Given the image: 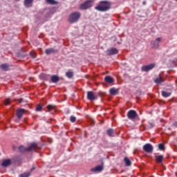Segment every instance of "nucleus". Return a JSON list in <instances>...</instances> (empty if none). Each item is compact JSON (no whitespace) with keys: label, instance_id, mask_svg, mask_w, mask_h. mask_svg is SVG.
I'll return each instance as SVG.
<instances>
[{"label":"nucleus","instance_id":"9b49d317","mask_svg":"<svg viewBox=\"0 0 177 177\" xmlns=\"http://www.w3.org/2000/svg\"><path fill=\"white\" fill-rule=\"evenodd\" d=\"M117 53H118V50L115 48L107 50V55H109V56H113V55H117Z\"/></svg>","mask_w":177,"mask_h":177},{"label":"nucleus","instance_id":"c85d7f7f","mask_svg":"<svg viewBox=\"0 0 177 177\" xmlns=\"http://www.w3.org/2000/svg\"><path fill=\"white\" fill-rule=\"evenodd\" d=\"M31 175V172H27L21 174L19 176V177H29Z\"/></svg>","mask_w":177,"mask_h":177},{"label":"nucleus","instance_id":"b1692460","mask_svg":"<svg viewBox=\"0 0 177 177\" xmlns=\"http://www.w3.org/2000/svg\"><path fill=\"white\" fill-rule=\"evenodd\" d=\"M47 109H48V111H55L56 106L50 104L47 106Z\"/></svg>","mask_w":177,"mask_h":177},{"label":"nucleus","instance_id":"2eb2a0df","mask_svg":"<svg viewBox=\"0 0 177 177\" xmlns=\"http://www.w3.org/2000/svg\"><path fill=\"white\" fill-rule=\"evenodd\" d=\"M155 158L158 164H162L164 156L162 155L156 156Z\"/></svg>","mask_w":177,"mask_h":177},{"label":"nucleus","instance_id":"2f4dec72","mask_svg":"<svg viewBox=\"0 0 177 177\" xmlns=\"http://www.w3.org/2000/svg\"><path fill=\"white\" fill-rule=\"evenodd\" d=\"M30 56L32 57V59H35V57H37L35 53H34V52H30Z\"/></svg>","mask_w":177,"mask_h":177},{"label":"nucleus","instance_id":"c756f323","mask_svg":"<svg viewBox=\"0 0 177 177\" xmlns=\"http://www.w3.org/2000/svg\"><path fill=\"white\" fill-rule=\"evenodd\" d=\"M158 149L159 150L164 151L165 150V146L164 145V144H159Z\"/></svg>","mask_w":177,"mask_h":177},{"label":"nucleus","instance_id":"393cba45","mask_svg":"<svg viewBox=\"0 0 177 177\" xmlns=\"http://www.w3.org/2000/svg\"><path fill=\"white\" fill-rule=\"evenodd\" d=\"M111 95H117L118 93V90L115 88H112L109 91Z\"/></svg>","mask_w":177,"mask_h":177},{"label":"nucleus","instance_id":"412c9836","mask_svg":"<svg viewBox=\"0 0 177 177\" xmlns=\"http://www.w3.org/2000/svg\"><path fill=\"white\" fill-rule=\"evenodd\" d=\"M41 80H44V81H48L49 80V75L41 73L40 75Z\"/></svg>","mask_w":177,"mask_h":177},{"label":"nucleus","instance_id":"c9c22d12","mask_svg":"<svg viewBox=\"0 0 177 177\" xmlns=\"http://www.w3.org/2000/svg\"><path fill=\"white\" fill-rule=\"evenodd\" d=\"M173 126H174L176 128H177V122H174L173 123Z\"/></svg>","mask_w":177,"mask_h":177},{"label":"nucleus","instance_id":"4468645a","mask_svg":"<svg viewBox=\"0 0 177 177\" xmlns=\"http://www.w3.org/2000/svg\"><path fill=\"white\" fill-rule=\"evenodd\" d=\"M32 2H34V0H24V6L25 8H31L32 6Z\"/></svg>","mask_w":177,"mask_h":177},{"label":"nucleus","instance_id":"423d86ee","mask_svg":"<svg viewBox=\"0 0 177 177\" xmlns=\"http://www.w3.org/2000/svg\"><path fill=\"white\" fill-rule=\"evenodd\" d=\"M127 117L129 120H135V118L138 117V113H136V111L135 110H130L127 113Z\"/></svg>","mask_w":177,"mask_h":177},{"label":"nucleus","instance_id":"5701e85b","mask_svg":"<svg viewBox=\"0 0 177 177\" xmlns=\"http://www.w3.org/2000/svg\"><path fill=\"white\" fill-rule=\"evenodd\" d=\"M162 96H163V97H169V96H171V92H168V91H162Z\"/></svg>","mask_w":177,"mask_h":177},{"label":"nucleus","instance_id":"dca6fc26","mask_svg":"<svg viewBox=\"0 0 177 177\" xmlns=\"http://www.w3.org/2000/svg\"><path fill=\"white\" fill-rule=\"evenodd\" d=\"M154 82L158 85H161V84L164 82V79L161 77H157L156 79L154 80Z\"/></svg>","mask_w":177,"mask_h":177},{"label":"nucleus","instance_id":"6e6552de","mask_svg":"<svg viewBox=\"0 0 177 177\" xmlns=\"http://www.w3.org/2000/svg\"><path fill=\"white\" fill-rule=\"evenodd\" d=\"M153 67H156V64H151L149 65L142 66L141 70L142 71H145V73H147V71H150V70H153Z\"/></svg>","mask_w":177,"mask_h":177},{"label":"nucleus","instance_id":"4be33fe9","mask_svg":"<svg viewBox=\"0 0 177 177\" xmlns=\"http://www.w3.org/2000/svg\"><path fill=\"white\" fill-rule=\"evenodd\" d=\"M124 161L127 167H131V165H132V162H131V160H129V158H124Z\"/></svg>","mask_w":177,"mask_h":177},{"label":"nucleus","instance_id":"20e7f679","mask_svg":"<svg viewBox=\"0 0 177 177\" xmlns=\"http://www.w3.org/2000/svg\"><path fill=\"white\" fill-rule=\"evenodd\" d=\"M92 5H93V1L92 0H88V1H85L84 3H82L80 5V8L82 10H85L91 8L92 6Z\"/></svg>","mask_w":177,"mask_h":177},{"label":"nucleus","instance_id":"f257e3e1","mask_svg":"<svg viewBox=\"0 0 177 177\" xmlns=\"http://www.w3.org/2000/svg\"><path fill=\"white\" fill-rule=\"evenodd\" d=\"M111 8L110 2L106 1H100V3L95 6V9L98 12H107Z\"/></svg>","mask_w":177,"mask_h":177},{"label":"nucleus","instance_id":"f704fd0d","mask_svg":"<svg viewBox=\"0 0 177 177\" xmlns=\"http://www.w3.org/2000/svg\"><path fill=\"white\" fill-rule=\"evenodd\" d=\"M17 100L19 101V103H22L23 102V98H20Z\"/></svg>","mask_w":177,"mask_h":177},{"label":"nucleus","instance_id":"a878e982","mask_svg":"<svg viewBox=\"0 0 177 177\" xmlns=\"http://www.w3.org/2000/svg\"><path fill=\"white\" fill-rule=\"evenodd\" d=\"M46 2L48 3V5H57L58 2L55 0H46Z\"/></svg>","mask_w":177,"mask_h":177},{"label":"nucleus","instance_id":"a211bd4d","mask_svg":"<svg viewBox=\"0 0 177 177\" xmlns=\"http://www.w3.org/2000/svg\"><path fill=\"white\" fill-rule=\"evenodd\" d=\"M55 48H47L46 49V55H52V53H56Z\"/></svg>","mask_w":177,"mask_h":177},{"label":"nucleus","instance_id":"72a5a7b5","mask_svg":"<svg viewBox=\"0 0 177 177\" xmlns=\"http://www.w3.org/2000/svg\"><path fill=\"white\" fill-rule=\"evenodd\" d=\"M5 104L6 106H9V104H10V99H6L5 100Z\"/></svg>","mask_w":177,"mask_h":177},{"label":"nucleus","instance_id":"bb28decb","mask_svg":"<svg viewBox=\"0 0 177 177\" xmlns=\"http://www.w3.org/2000/svg\"><path fill=\"white\" fill-rule=\"evenodd\" d=\"M106 133L109 136H114V129H109L107 130Z\"/></svg>","mask_w":177,"mask_h":177},{"label":"nucleus","instance_id":"4c0bfd02","mask_svg":"<svg viewBox=\"0 0 177 177\" xmlns=\"http://www.w3.org/2000/svg\"><path fill=\"white\" fill-rule=\"evenodd\" d=\"M153 127H154V125H153V124H151V123H149V128H153Z\"/></svg>","mask_w":177,"mask_h":177},{"label":"nucleus","instance_id":"f3484780","mask_svg":"<svg viewBox=\"0 0 177 177\" xmlns=\"http://www.w3.org/2000/svg\"><path fill=\"white\" fill-rule=\"evenodd\" d=\"M51 82L56 84L58 81H60V78L57 75H53L50 79Z\"/></svg>","mask_w":177,"mask_h":177},{"label":"nucleus","instance_id":"1a4fd4ad","mask_svg":"<svg viewBox=\"0 0 177 177\" xmlns=\"http://www.w3.org/2000/svg\"><path fill=\"white\" fill-rule=\"evenodd\" d=\"M87 99L88 100H96L97 97L95 96V94L93 91H88L87 92Z\"/></svg>","mask_w":177,"mask_h":177},{"label":"nucleus","instance_id":"f03ea898","mask_svg":"<svg viewBox=\"0 0 177 177\" xmlns=\"http://www.w3.org/2000/svg\"><path fill=\"white\" fill-rule=\"evenodd\" d=\"M42 147H39L38 143L33 142L28 148L24 147V146H23V145L19 146V150L21 151V153H26V152L32 151L33 150H35L36 149H40Z\"/></svg>","mask_w":177,"mask_h":177},{"label":"nucleus","instance_id":"7ed1b4c3","mask_svg":"<svg viewBox=\"0 0 177 177\" xmlns=\"http://www.w3.org/2000/svg\"><path fill=\"white\" fill-rule=\"evenodd\" d=\"M80 19H81V12H73L69 15L68 21L71 24H74V23H78Z\"/></svg>","mask_w":177,"mask_h":177},{"label":"nucleus","instance_id":"f8f14e48","mask_svg":"<svg viewBox=\"0 0 177 177\" xmlns=\"http://www.w3.org/2000/svg\"><path fill=\"white\" fill-rule=\"evenodd\" d=\"M9 165H12V160L10 159H6L1 163V167L4 168L9 167Z\"/></svg>","mask_w":177,"mask_h":177},{"label":"nucleus","instance_id":"e433bc0d","mask_svg":"<svg viewBox=\"0 0 177 177\" xmlns=\"http://www.w3.org/2000/svg\"><path fill=\"white\" fill-rule=\"evenodd\" d=\"M35 169V167H32L31 169H30V172H32V171H34Z\"/></svg>","mask_w":177,"mask_h":177},{"label":"nucleus","instance_id":"cd10ccee","mask_svg":"<svg viewBox=\"0 0 177 177\" xmlns=\"http://www.w3.org/2000/svg\"><path fill=\"white\" fill-rule=\"evenodd\" d=\"M66 75L68 78H73V77H74V73H73V72H66Z\"/></svg>","mask_w":177,"mask_h":177},{"label":"nucleus","instance_id":"9d476101","mask_svg":"<svg viewBox=\"0 0 177 177\" xmlns=\"http://www.w3.org/2000/svg\"><path fill=\"white\" fill-rule=\"evenodd\" d=\"M26 113V110L24 109L19 108L17 110V117L20 119L23 117V114Z\"/></svg>","mask_w":177,"mask_h":177},{"label":"nucleus","instance_id":"ddd939ff","mask_svg":"<svg viewBox=\"0 0 177 177\" xmlns=\"http://www.w3.org/2000/svg\"><path fill=\"white\" fill-rule=\"evenodd\" d=\"M91 172H102L103 171V166L97 165L91 169Z\"/></svg>","mask_w":177,"mask_h":177},{"label":"nucleus","instance_id":"aec40b11","mask_svg":"<svg viewBox=\"0 0 177 177\" xmlns=\"http://www.w3.org/2000/svg\"><path fill=\"white\" fill-rule=\"evenodd\" d=\"M0 68L3 71H8L9 70V66L7 64H2L0 66Z\"/></svg>","mask_w":177,"mask_h":177},{"label":"nucleus","instance_id":"6ab92c4d","mask_svg":"<svg viewBox=\"0 0 177 177\" xmlns=\"http://www.w3.org/2000/svg\"><path fill=\"white\" fill-rule=\"evenodd\" d=\"M104 80L105 82L108 84H113V82H114V79H113V77H111V76L105 77Z\"/></svg>","mask_w":177,"mask_h":177},{"label":"nucleus","instance_id":"7c9ffc66","mask_svg":"<svg viewBox=\"0 0 177 177\" xmlns=\"http://www.w3.org/2000/svg\"><path fill=\"white\" fill-rule=\"evenodd\" d=\"M77 118H75V116H71L70 118V120H71V122H75Z\"/></svg>","mask_w":177,"mask_h":177},{"label":"nucleus","instance_id":"58836bf2","mask_svg":"<svg viewBox=\"0 0 177 177\" xmlns=\"http://www.w3.org/2000/svg\"><path fill=\"white\" fill-rule=\"evenodd\" d=\"M142 5H146V1H143Z\"/></svg>","mask_w":177,"mask_h":177},{"label":"nucleus","instance_id":"ea45409f","mask_svg":"<svg viewBox=\"0 0 177 177\" xmlns=\"http://www.w3.org/2000/svg\"><path fill=\"white\" fill-rule=\"evenodd\" d=\"M176 2H177V0H176Z\"/></svg>","mask_w":177,"mask_h":177},{"label":"nucleus","instance_id":"0eeeda50","mask_svg":"<svg viewBox=\"0 0 177 177\" xmlns=\"http://www.w3.org/2000/svg\"><path fill=\"white\" fill-rule=\"evenodd\" d=\"M144 151L146 153H153V147L151 144H146L143 146Z\"/></svg>","mask_w":177,"mask_h":177},{"label":"nucleus","instance_id":"473e14b6","mask_svg":"<svg viewBox=\"0 0 177 177\" xmlns=\"http://www.w3.org/2000/svg\"><path fill=\"white\" fill-rule=\"evenodd\" d=\"M42 111V106L41 105H37L36 108V111Z\"/></svg>","mask_w":177,"mask_h":177},{"label":"nucleus","instance_id":"39448f33","mask_svg":"<svg viewBox=\"0 0 177 177\" xmlns=\"http://www.w3.org/2000/svg\"><path fill=\"white\" fill-rule=\"evenodd\" d=\"M162 41V38L158 37L155 40L151 41V45L154 49H158L160 48V42Z\"/></svg>","mask_w":177,"mask_h":177}]
</instances>
